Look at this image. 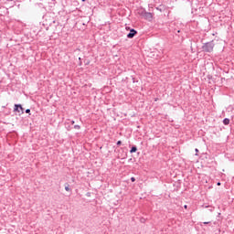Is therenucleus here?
Segmentation results:
<instances>
[{
  "mask_svg": "<svg viewBox=\"0 0 234 234\" xmlns=\"http://www.w3.org/2000/svg\"><path fill=\"white\" fill-rule=\"evenodd\" d=\"M217 186H220V182H218Z\"/></svg>",
  "mask_w": 234,
  "mask_h": 234,
  "instance_id": "18",
  "label": "nucleus"
},
{
  "mask_svg": "<svg viewBox=\"0 0 234 234\" xmlns=\"http://www.w3.org/2000/svg\"><path fill=\"white\" fill-rule=\"evenodd\" d=\"M145 12L146 11L144 8L140 7L137 9V14L138 16H141V17H144V16H145Z\"/></svg>",
  "mask_w": 234,
  "mask_h": 234,
  "instance_id": "5",
  "label": "nucleus"
},
{
  "mask_svg": "<svg viewBox=\"0 0 234 234\" xmlns=\"http://www.w3.org/2000/svg\"><path fill=\"white\" fill-rule=\"evenodd\" d=\"M143 17H144V19H145L146 21H153L154 15H153V13L146 11V12L144 13V16Z\"/></svg>",
  "mask_w": 234,
  "mask_h": 234,
  "instance_id": "3",
  "label": "nucleus"
},
{
  "mask_svg": "<svg viewBox=\"0 0 234 234\" xmlns=\"http://www.w3.org/2000/svg\"><path fill=\"white\" fill-rule=\"evenodd\" d=\"M203 224H211V222L210 221L203 222Z\"/></svg>",
  "mask_w": 234,
  "mask_h": 234,
  "instance_id": "14",
  "label": "nucleus"
},
{
  "mask_svg": "<svg viewBox=\"0 0 234 234\" xmlns=\"http://www.w3.org/2000/svg\"><path fill=\"white\" fill-rule=\"evenodd\" d=\"M25 109H23V106L21 104H15L14 112H21L22 114L25 113Z\"/></svg>",
  "mask_w": 234,
  "mask_h": 234,
  "instance_id": "2",
  "label": "nucleus"
},
{
  "mask_svg": "<svg viewBox=\"0 0 234 234\" xmlns=\"http://www.w3.org/2000/svg\"><path fill=\"white\" fill-rule=\"evenodd\" d=\"M65 191H70V186L69 184H66Z\"/></svg>",
  "mask_w": 234,
  "mask_h": 234,
  "instance_id": "8",
  "label": "nucleus"
},
{
  "mask_svg": "<svg viewBox=\"0 0 234 234\" xmlns=\"http://www.w3.org/2000/svg\"><path fill=\"white\" fill-rule=\"evenodd\" d=\"M195 151H196V153H198V148H196Z\"/></svg>",
  "mask_w": 234,
  "mask_h": 234,
  "instance_id": "17",
  "label": "nucleus"
},
{
  "mask_svg": "<svg viewBox=\"0 0 234 234\" xmlns=\"http://www.w3.org/2000/svg\"><path fill=\"white\" fill-rule=\"evenodd\" d=\"M201 48L203 52H206L207 54H211V52H213L215 48V42L213 40L209 42H206L203 44Z\"/></svg>",
  "mask_w": 234,
  "mask_h": 234,
  "instance_id": "1",
  "label": "nucleus"
},
{
  "mask_svg": "<svg viewBox=\"0 0 234 234\" xmlns=\"http://www.w3.org/2000/svg\"><path fill=\"white\" fill-rule=\"evenodd\" d=\"M184 208H185V209H187V205H185V206H184Z\"/></svg>",
  "mask_w": 234,
  "mask_h": 234,
  "instance_id": "15",
  "label": "nucleus"
},
{
  "mask_svg": "<svg viewBox=\"0 0 234 234\" xmlns=\"http://www.w3.org/2000/svg\"><path fill=\"white\" fill-rule=\"evenodd\" d=\"M136 34H138L137 30L131 29L129 34L127 35L128 39H133V37H134V36H136Z\"/></svg>",
  "mask_w": 234,
  "mask_h": 234,
  "instance_id": "4",
  "label": "nucleus"
},
{
  "mask_svg": "<svg viewBox=\"0 0 234 234\" xmlns=\"http://www.w3.org/2000/svg\"><path fill=\"white\" fill-rule=\"evenodd\" d=\"M223 123H224V125H229V118H225L223 120Z\"/></svg>",
  "mask_w": 234,
  "mask_h": 234,
  "instance_id": "7",
  "label": "nucleus"
},
{
  "mask_svg": "<svg viewBox=\"0 0 234 234\" xmlns=\"http://www.w3.org/2000/svg\"><path fill=\"white\" fill-rule=\"evenodd\" d=\"M82 2H85V0H82Z\"/></svg>",
  "mask_w": 234,
  "mask_h": 234,
  "instance_id": "20",
  "label": "nucleus"
},
{
  "mask_svg": "<svg viewBox=\"0 0 234 234\" xmlns=\"http://www.w3.org/2000/svg\"><path fill=\"white\" fill-rule=\"evenodd\" d=\"M138 151V148L136 146H133L132 149L130 150V153H136Z\"/></svg>",
  "mask_w": 234,
  "mask_h": 234,
  "instance_id": "6",
  "label": "nucleus"
},
{
  "mask_svg": "<svg viewBox=\"0 0 234 234\" xmlns=\"http://www.w3.org/2000/svg\"><path fill=\"white\" fill-rule=\"evenodd\" d=\"M131 181H132V182H136V178L131 177Z\"/></svg>",
  "mask_w": 234,
  "mask_h": 234,
  "instance_id": "11",
  "label": "nucleus"
},
{
  "mask_svg": "<svg viewBox=\"0 0 234 234\" xmlns=\"http://www.w3.org/2000/svg\"><path fill=\"white\" fill-rule=\"evenodd\" d=\"M136 81H138V80H136L134 78H133V83H136Z\"/></svg>",
  "mask_w": 234,
  "mask_h": 234,
  "instance_id": "12",
  "label": "nucleus"
},
{
  "mask_svg": "<svg viewBox=\"0 0 234 234\" xmlns=\"http://www.w3.org/2000/svg\"><path fill=\"white\" fill-rule=\"evenodd\" d=\"M26 113H27V114H30V109H27V110H26Z\"/></svg>",
  "mask_w": 234,
  "mask_h": 234,
  "instance_id": "10",
  "label": "nucleus"
},
{
  "mask_svg": "<svg viewBox=\"0 0 234 234\" xmlns=\"http://www.w3.org/2000/svg\"><path fill=\"white\" fill-rule=\"evenodd\" d=\"M121 144H122V141H118L117 145H121Z\"/></svg>",
  "mask_w": 234,
  "mask_h": 234,
  "instance_id": "13",
  "label": "nucleus"
},
{
  "mask_svg": "<svg viewBox=\"0 0 234 234\" xmlns=\"http://www.w3.org/2000/svg\"><path fill=\"white\" fill-rule=\"evenodd\" d=\"M74 129H78V130H80V129H81V126H80V125L76 124V125H74Z\"/></svg>",
  "mask_w": 234,
  "mask_h": 234,
  "instance_id": "9",
  "label": "nucleus"
},
{
  "mask_svg": "<svg viewBox=\"0 0 234 234\" xmlns=\"http://www.w3.org/2000/svg\"><path fill=\"white\" fill-rule=\"evenodd\" d=\"M154 101H158V99H154Z\"/></svg>",
  "mask_w": 234,
  "mask_h": 234,
  "instance_id": "19",
  "label": "nucleus"
},
{
  "mask_svg": "<svg viewBox=\"0 0 234 234\" xmlns=\"http://www.w3.org/2000/svg\"><path fill=\"white\" fill-rule=\"evenodd\" d=\"M75 122L74 121H71V125H74Z\"/></svg>",
  "mask_w": 234,
  "mask_h": 234,
  "instance_id": "16",
  "label": "nucleus"
}]
</instances>
